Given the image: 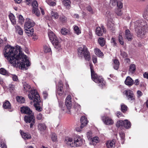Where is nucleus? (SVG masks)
<instances>
[{"label":"nucleus","instance_id":"obj_5","mask_svg":"<svg viewBox=\"0 0 148 148\" xmlns=\"http://www.w3.org/2000/svg\"><path fill=\"white\" fill-rule=\"evenodd\" d=\"M48 36L52 43L53 45L56 46L55 47V48L58 49V47H60V45H59L58 38L53 32L50 31L49 32Z\"/></svg>","mask_w":148,"mask_h":148},{"label":"nucleus","instance_id":"obj_56","mask_svg":"<svg viewBox=\"0 0 148 148\" xmlns=\"http://www.w3.org/2000/svg\"><path fill=\"white\" fill-rule=\"evenodd\" d=\"M117 5V6L119 8H121L123 7V3L121 2H118Z\"/></svg>","mask_w":148,"mask_h":148},{"label":"nucleus","instance_id":"obj_3","mask_svg":"<svg viewBox=\"0 0 148 148\" xmlns=\"http://www.w3.org/2000/svg\"><path fill=\"white\" fill-rule=\"evenodd\" d=\"M89 66L92 79L95 83L98 84L99 86L101 87H103L105 85V82L103 78L98 76L97 74L95 73L93 69V66L92 64H90Z\"/></svg>","mask_w":148,"mask_h":148},{"label":"nucleus","instance_id":"obj_55","mask_svg":"<svg viewBox=\"0 0 148 148\" xmlns=\"http://www.w3.org/2000/svg\"><path fill=\"white\" fill-rule=\"evenodd\" d=\"M115 114L116 116L118 118H119L123 116V114L120 111H117Z\"/></svg>","mask_w":148,"mask_h":148},{"label":"nucleus","instance_id":"obj_32","mask_svg":"<svg viewBox=\"0 0 148 148\" xmlns=\"http://www.w3.org/2000/svg\"><path fill=\"white\" fill-rule=\"evenodd\" d=\"M25 32L28 34L29 36H32L33 34L34 29H32L30 30V29H28L27 28H25Z\"/></svg>","mask_w":148,"mask_h":148},{"label":"nucleus","instance_id":"obj_23","mask_svg":"<svg viewBox=\"0 0 148 148\" xmlns=\"http://www.w3.org/2000/svg\"><path fill=\"white\" fill-rule=\"evenodd\" d=\"M94 51L95 54L99 57H101L103 56V53L97 48H96L95 49Z\"/></svg>","mask_w":148,"mask_h":148},{"label":"nucleus","instance_id":"obj_37","mask_svg":"<svg viewBox=\"0 0 148 148\" xmlns=\"http://www.w3.org/2000/svg\"><path fill=\"white\" fill-rule=\"evenodd\" d=\"M17 101L20 103H24L25 102V99L21 96H17L16 97Z\"/></svg>","mask_w":148,"mask_h":148},{"label":"nucleus","instance_id":"obj_17","mask_svg":"<svg viewBox=\"0 0 148 148\" xmlns=\"http://www.w3.org/2000/svg\"><path fill=\"white\" fill-rule=\"evenodd\" d=\"M64 142L68 146L72 147L74 146V142L72 138L66 137L65 138Z\"/></svg>","mask_w":148,"mask_h":148},{"label":"nucleus","instance_id":"obj_30","mask_svg":"<svg viewBox=\"0 0 148 148\" xmlns=\"http://www.w3.org/2000/svg\"><path fill=\"white\" fill-rule=\"evenodd\" d=\"M16 32L19 35H22L23 34V31L22 28L19 26L17 25L15 26Z\"/></svg>","mask_w":148,"mask_h":148},{"label":"nucleus","instance_id":"obj_41","mask_svg":"<svg viewBox=\"0 0 148 148\" xmlns=\"http://www.w3.org/2000/svg\"><path fill=\"white\" fill-rule=\"evenodd\" d=\"M69 30L65 28H62L61 30V34L64 35H65L69 33Z\"/></svg>","mask_w":148,"mask_h":148},{"label":"nucleus","instance_id":"obj_11","mask_svg":"<svg viewBox=\"0 0 148 148\" xmlns=\"http://www.w3.org/2000/svg\"><path fill=\"white\" fill-rule=\"evenodd\" d=\"M35 24L32 20L29 18H27L26 22L25 23V28L30 29L34 26Z\"/></svg>","mask_w":148,"mask_h":148},{"label":"nucleus","instance_id":"obj_25","mask_svg":"<svg viewBox=\"0 0 148 148\" xmlns=\"http://www.w3.org/2000/svg\"><path fill=\"white\" fill-rule=\"evenodd\" d=\"M3 107L5 109H10L11 108V105L8 101L6 100L3 103Z\"/></svg>","mask_w":148,"mask_h":148},{"label":"nucleus","instance_id":"obj_63","mask_svg":"<svg viewBox=\"0 0 148 148\" xmlns=\"http://www.w3.org/2000/svg\"><path fill=\"white\" fill-rule=\"evenodd\" d=\"M116 14L118 16H121L122 14V13L121 12V10H120V9H119L118 10V11L117 12Z\"/></svg>","mask_w":148,"mask_h":148},{"label":"nucleus","instance_id":"obj_29","mask_svg":"<svg viewBox=\"0 0 148 148\" xmlns=\"http://www.w3.org/2000/svg\"><path fill=\"white\" fill-rule=\"evenodd\" d=\"M113 14L110 11H107L106 12V17L108 20H110L113 18Z\"/></svg>","mask_w":148,"mask_h":148},{"label":"nucleus","instance_id":"obj_48","mask_svg":"<svg viewBox=\"0 0 148 148\" xmlns=\"http://www.w3.org/2000/svg\"><path fill=\"white\" fill-rule=\"evenodd\" d=\"M44 51L45 53L49 52L51 51L50 48L47 46H45L44 47Z\"/></svg>","mask_w":148,"mask_h":148},{"label":"nucleus","instance_id":"obj_50","mask_svg":"<svg viewBox=\"0 0 148 148\" xmlns=\"http://www.w3.org/2000/svg\"><path fill=\"white\" fill-rule=\"evenodd\" d=\"M117 0H110V5L112 6L116 5L117 3Z\"/></svg>","mask_w":148,"mask_h":148},{"label":"nucleus","instance_id":"obj_18","mask_svg":"<svg viewBox=\"0 0 148 148\" xmlns=\"http://www.w3.org/2000/svg\"><path fill=\"white\" fill-rule=\"evenodd\" d=\"M81 125L80 127L81 128H83L87 123V119L85 116H82L80 119Z\"/></svg>","mask_w":148,"mask_h":148},{"label":"nucleus","instance_id":"obj_53","mask_svg":"<svg viewBox=\"0 0 148 148\" xmlns=\"http://www.w3.org/2000/svg\"><path fill=\"white\" fill-rule=\"evenodd\" d=\"M111 42L112 44L113 45L114 47L116 46L117 44L116 42L115 39L114 38L112 37V38L111 40Z\"/></svg>","mask_w":148,"mask_h":148},{"label":"nucleus","instance_id":"obj_26","mask_svg":"<svg viewBox=\"0 0 148 148\" xmlns=\"http://www.w3.org/2000/svg\"><path fill=\"white\" fill-rule=\"evenodd\" d=\"M91 142V143L93 145H96V144L99 142V138L97 136L94 137L93 138H92Z\"/></svg>","mask_w":148,"mask_h":148},{"label":"nucleus","instance_id":"obj_40","mask_svg":"<svg viewBox=\"0 0 148 148\" xmlns=\"http://www.w3.org/2000/svg\"><path fill=\"white\" fill-rule=\"evenodd\" d=\"M101 28L99 27H97L96 29V34L99 36H101L103 34V32L101 31Z\"/></svg>","mask_w":148,"mask_h":148},{"label":"nucleus","instance_id":"obj_39","mask_svg":"<svg viewBox=\"0 0 148 148\" xmlns=\"http://www.w3.org/2000/svg\"><path fill=\"white\" fill-rule=\"evenodd\" d=\"M0 73L3 75H8L9 74L8 72L3 68H1L0 69Z\"/></svg>","mask_w":148,"mask_h":148},{"label":"nucleus","instance_id":"obj_6","mask_svg":"<svg viewBox=\"0 0 148 148\" xmlns=\"http://www.w3.org/2000/svg\"><path fill=\"white\" fill-rule=\"evenodd\" d=\"M24 120L27 123H29L30 127L32 128L35 123V119L34 113L25 116Z\"/></svg>","mask_w":148,"mask_h":148},{"label":"nucleus","instance_id":"obj_19","mask_svg":"<svg viewBox=\"0 0 148 148\" xmlns=\"http://www.w3.org/2000/svg\"><path fill=\"white\" fill-rule=\"evenodd\" d=\"M134 81L129 76L127 77L125 81V84L128 86H131L133 85Z\"/></svg>","mask_w":148,"mask_h":148},{"label":"nucleus","instance_id":"obj_36","mask_svg":"<svg viewBox=\"0 0 148 148\" xmlns=\"http://www.w3.org/2000/svg\"><path fill=\"white\" fill-rule=\"evenodd\" d=\"M98 40L99 43L101 46L103 47L104 45L105 44V41L104 38H99Z\"/></svg>","mask_w":148,"mask_h":148},{"label":"nucleus","instance_id":"obj_24","mask_svg":"<svg viewBox=\"0 0 148 148\" xmlns=\"http://www.w3.org/2000/svg\"><path fill=\"white\" fill-rule=\"evenodd\" d=\"M8 16L12 24L13 25L15 24L16 21L14 15L12 13H11L9 14Z\"/></svg>","mask_w":148,"mask_h":148},{"label":"nucleus","instance_id":"obj_12","mask_svg":"<svg viewBox=\"0 0 148 148\" xmlns=\"http://www.w3.org/2000/svg\"><path fill=\"white\" fill-rule=\"evenodd\" d=\"M63 85L62 81H60L58 83V88L56 91V94L61 96L63 94Z\"/></svg>","mask_w":148,"mask_h":148},{"label":"nucleus","instance_id":"obj_20","mask_svg":"<svg viewBox=\"0 0 148 148\" xmlns=\"http://www.w3.org/2000/svg\"><path fill=\"white\" fill-rule=\"evenodd\" d=\"M114 142L113 140H110L107 141L106 143V145L108 148H114Z\"/></svg>","mask_w":148,"mask_h":148},{"label":"nucleus","instance_id":"obj_44","mask_svg":"<svg viewBox=\"0 0 148 148\" xmlns=\"http://www.w3.org/2000/svg\"><path fill=\"white\" fill-rule=\"evenodd\" d=\"M51 16L54 19H57L59 17L58 14L57 12H51Z\"/></svg>","mask_w":148,"mask_h":148},{"label":"nucleus","instance_id":"obj_27","mask_svg":"<svg viewBox=\"0 0 148 148\" xmlns=\"http://www.w3.org/2000/svg\"><path fill=\"white\" fill-rule=\"evenodd\" d=\"M38 130L40 131H43L45 130L47 126L44 123H39L38 124Z\"/></svg>","mask_w":148,"mask_h":148},{"label":"nucleus","instance_id":"obj_60","mask_svg":"<svg viewBox=\"0 0 148 148\" xmlns=\"http://www.w3.org/2000/svg\"><path fill=\"white\" fill-rule=\"evenodd\" d=\"M37 119L39 120H40L42 119V115L41 114H38L36 116Z\"/></svg>","mask_w":148,"mask_h":148},{"label":"nucleus","instance_id":"obj_54","mask_svg":"<svg viewBox=\"0 0 148 148\" xmlns=\"http://www.w3.org/2000/svg\"><path fill=\"white\" fill-rule=\"evenodd\" d=\"M46 2L50 5L53 6L56 5V3L54 1H51L49 0H47Z\"/></svg>","mask_w":148,"mask_h":148},{"label":"nucleus","instance_id":"obj_7","mask_svg":"<svg viewBox=\"0 0 148 148\" xmlns=\"http://www.w3.org/2000/svg\"><path fill=\"white\" fill-rule=\"evenodd\" d=\"M135 31L137 33L138 37L141 38H143L147 33H148V27L145 29H143L141 27H136Z\"/></svg>","mask_w":148,"mask_h":148},{"label":"nucleus","instance_id":"obj_4","mask_svg":"<svg viewBox=\"0 0 148 148\" xmlns=\"http://www.w3.org/2000/svg\"><path fill=\"white\" fill-rule=\"evenodd\" d=\"M77 51L79 57L82 58L84 56L85 60L87 61H89L90 59V53L86 46H84L83 47L79 48Z\"/></svg>","mask_w":148,"mask_h":148},{"label":"nucleus","instance_id":"obj_62","mask_svg":"<svg viewBox=\"0 0 148 148\" xmlns=\"http://www.w3.org/2000/svg\"><path fill=\"white\" fill-rule=\"evenodd\" d=\"M12 78L13 80L15 81H17L18 80L17 76L16 75H13Z\"/></svg>","mask_w":148,"mask_h":148},{"label":"nucleus","instance_id":"obj_51","mask_svg":"<svg viewBox=\"0 0 148 148\" xmlns=\"http://www.w3.org/2000/svg\"><path fill=\"white\" fill-rule=\"evenodd\" d=\"M121 55L124 58L127 57L128 56V54L126 53L124 51H121Z\"/></svg>","mask_w":148,"mask_h":148},{"label":"nucleus","instance_id":"obj_33","mask_svg":"<svg viewBox=\"0 0 148 148\" xmlns=\"http://www.w3.org/2000/svg\"><path fill=\"white\" fill-rule=\"evenodd\" d=\"M128 107L126 105L123 103L121 105V110L123 113H125L128 110Z\"/></svg>","mask_w":148,"mask_h":148},{"label":"nucleus","instance_id":"obj_15","mask_svg":"<svg viewBox=\"0 0 148 148\" xmlns=\"http://www.w3.org/2000/svg\"><path fill=\"white\" fill-rule=\"evenodd\" d=\"M21 112L22 113L26 114L27 115L33 113L29 108L27 107H21Z\"/></svg>","mask_w":148,"mask_h":148},{"label":"nucleus","instance_id":"obj_14","mask_svg":"<svg viewBox=\"0 0 148 148\" xmlns=\"http://www.w3.org/2000/svg\"><path fill=\"white\" fill-rule=\"evenodd\" d=\"M71 99V96L69 95L67 97L65 100V105L67 109L69 110H70L72 107Z\"/></svg>","mask_w":148,"mask_h":148},{"label":"nucleus","instance_id":"obj_61","mask_svg":"<svg viewBox=\"0 0 148 148\" xmlns=\"http://www.w3.org/2000/svg\"><path fill=\"white\" fill-rule=\"evenodd\" d=\"M138 95V97H140L142 96L143 95V93L140 90H138L137 92Z\"/></svg>","mask_w":148,"mask_h":148},{"label":"nucleus","instance_id":"obj_21","mask_svg":"<svg viewBox=\"0 0 148 148\" xmlns=\"http://www.w3.org/2000/svg\"><path fill=\"white\" fill-rule=\"evenodd\" d=\"M20 131L21 136L23 138L25 139H28L31 138V136L30 134L27 133H25L21 131Z\"/></svg>","mask_w":148,"mask_h":148},{"label":"nucleus","instance_id":"obj_57","mask_svg":"<svg viewBox=\"0 0 148 148\" xmlns=\"http://www.w3.org/2000/svg\"><path fill=\"white\" fill-rule=\"evenodd\" d=\"M1 147L2 148H7V146L3 142H2V140L1 141Z\"/></svg>","mask_w":148,"mask_h":148},{"label":"nucleus","instance_id":"obj_64","mask_svg":"<svg viewBox=\"0 0 148 148\" xmlns=\"http://www.w3.org/2000/svg\"><path fill=\"white\" fill-rule=\"evenodd\" d=\"M144 77L145 78H146L147 79L148 78V73L145 72L143 74Z\"/></svg>","mask_w":148,"mask_h":148},{"label":"nucleus","instance_id":"obj_58","mask_svg":"<svg viewBox=\"0 0 148 148\" xmlns=\"http://www.w3.org/2000/svg\"><path fill=\"white\" fill-rule=\"evenodd\" d=\"M43 97L44 99H46L48 96V93L46 91H45L43 92Z\"/></svg>","mask_w":148,"mask_h":148},{"label":"nucleus","instance_id":"obj_34","mask_svg":"<svg viewBox=\"0 0 148 148\" xmlns=\"http://www.w3.org/2000/svg\"><path fill=\"white\" fill-rule=\"evenodd\" d=\"M73 29L74 31V32L77 35L81 33V31L77 25H74L73 26Z\"/></svg>","mask_w":148,"mask_h":148},{"label":"nucleus","instance_id":"obj_22","mask_svg":"<svg viewBox=\"0 0 148 148\" xmlns=\"http://www.w3.org/2000/svg\"><path fill=\"white\" fill-rule=\"evenodd\" d=\"M123 127H125V128L129 129L130 128L131 126V124L130 122L128 121L127 120H125L123 121Z\"/></svg>","mask_w":148,"mask_h":148},{"label":"nucleus","instance_id":"obj_35","mask_svg":"<svg viewBox=\"0 0 148 148\" xmlns=\"http://www.w3.org/2000/svg\"><path fill=\"white\" fill-rule=\"evenodd\" d=\"M114 68L115 70H117L119 69V62L117 59H115L114 60Z\"/></svg>","mask_w":148,"mask_h":148},{"label":"nucleus","instance_id":"obj_52","mask_svg":"<svg viewBox=\"0 0 148 148\" xmlns=\"http://www.w3.org/2000/svg\"><path fill=\"white\" fill-rule=\"evenodd\" d=\"M87 137L89 140L92 139V133L90 132H88L86 134Z\"/></svg>","mask_w":148,"mask_h":148},{"label":"nucleus","instance_id":"obj_9","mask_svg":"<svg viewBox=\"0 0 148 148\" xmlns=\"http://www.w3.org/2000/svg\"><path fill=\"white\" fill-rule=\"evenodd\" d=\"M123 93L126 95L128 100L134 101L135 97L133 92L130 90H126L123 92Z\"/></svg>","mask_w":148,"mask_h":148},{"label":"nucleus","instance_id":"obj_47","mask_svg":"<svg viewBox=\"0 0 148 148\" xmlns=\"http://www.w3.org/2000/svg\"><path fill=\"white\" fill-rule=\"evenodd\" d=\"M114 24L111 21H109L107 24V26L108 28L110 29H112L114 26Z\"/></svg>","mask_w":148,"mask_h":148},{"label":"nucleus","instance_id":"obj_10","mask_svg":"<svg viewBox=\"0 0 148 148\" xmlns=\"http://www.w3.org/2000/svg\"><path fill=\"white\" fill-rule=\"evenodd\" d=\"M74 142V146L79 147L82 145L83 143L84 140L79 136H76Z\"/></svg>","mask_w":148,"mask_h":148},{"label":"nucleus","instance_id":"obj_13","mask_svg":"<svg viewBox=\"0 0 148 148\" xmlns=\"http://www.w3.org/2000/svg\"><path fill=\"white\" fill-rule=\"evenodd\" d=\"M102 119L105 124L111 125L113 124L114 121L111 118L105 116L102 117Z\"/></svg>","mask_w":148,"mask_h":148},{"label":"nucleus","instance_id":"obj_38","mask_svg":"<svg viewBox=\"0 0 148 148\" xmlns=\"http://www.w3.org/2000/svg\"><path fill=\"white\" fill-rule=\"evenodd\" d=\"M24 90L25 92L29 91L31 88L30 86L26 83H25L24 85Z\"/></svg>","mask_w":148,"mask_h":148},{"label":"nucleus","instance_id":"obj_31","mask_svg":"<svg viewBox=\"0 0 148 148\" xmlns=\"http://www.w3.org/2000/svg\"><path fill=\"white\" fill-rule=\"evenodd\" d=\"M62 2L63 4L67 8H70L71 2L70 0H63Z\"/></svg>","mask_w":148,"mask_h":148},{"label":"nucleus","instance_id":"obj_49","mask_svg":"<svg viewBox=\"0 0 148 148\" xmlns=\"http://www.w3.org/2000/svg\"><path fill=\"white\" fill-rule=\"evenodd\" d=\"M24 18L23 16L21 15L18 16V20L19 22L21 24H23L24 21Z\"/></svg>","mask_w":148,"mask_h":148},{"label":"nucleus","instance_id":"obj_45","mask_svg":"<svg viewBox=\"0 0 148 148\" xmlns=\"http://www.w3.org/2000/svg\"><path fill=\"white\" fill-rule=\"evenodd\" d=\"M59 19L60 21L63 23H65L66 22L67 18L64 16H60Z\"/></svg>","mask_w":148,"mask_h":148},{"label":"nucleus","instance_id":"obj_59","mask_svg":"<svg viewBox=\"0 0 148 148\" xmlns=\"http://www.w3.org/2000/svg\"><path fill=\"white\" fill-rule=\"evenodd\" d=\"M120 136L122 139H124L125 137V134L123 132H121L119 133Z\"/></svg>","mask_w":148,"mask_h":148},{"label":"nucleus","instance_id":"obj_8","mask_svg":"<svg viewBox=\"0 0 148 148\" xmlns=\"http://www.w3.org/2000/svg\"><path fill=\"white\" fill-rule=\"evenodd\" d=\"M32 13L35 14L36 15L39 16L40 14V11L38 9V3L36 1H34L32 3Z\"/></svg>","mask_w":148,"mask_h":148},{"label":"nucleus","instance_id":"obj_2","mask_svg":"<svg viewBox=\"0 0 148 148\" xmlns=\"http://www.w3.org/2000/svg\"><path fill=\"white\" fill-rule=\"evenodd\" d=\"M28 96L29 99L32 100L34 103V106L36 110L39 112L41 111L42 108L41 106L42 103L40 99V96L36 90H30Z\"/></svg>","mask_w":148,"mask_h":148},{"label":"nucleus","instance_id":"obj_42","mask_svg":"<svg viewBox=\"0 0 148 148\" xmlns=\"http://www.w3.org/2000/svg\"><path fill=\"white\" fill-rule=\"evenodd\" d=\"M124 124L123 123V121L120 120L117 121L116 125L117 127H119L121 126L123 127Z\"/></svg>","mask_w":148,"mask_h":148},{"label":"nucleus","instance_id":"obj_28","mask_svg":"<svg viewBox=\"0 0 148 148\" xmlns=\"http://www.w3.org/2000/svg\"><path fill=\"white\" fill-rule=\"evenodd\" d=\"M136 69L135 65L134 64H131L129 67V71L132 74L134 73Z\"/></svg>","mask_w":148,"mask_h":148},{"label":"nucleus","instance_id":"obj_16","mask_svg":"<svg viewBox=\"0 0 148 148\" xmlns=\"http://www.w3.org/2000/svg\"><path fill=\"white\" fill-rule=\"evenodd\" d=\"M133 35L131 34L130 31L128 29L125 31V39L129 41H131L133 39Z\"/></svg>","mask_w":148,"mask_h":148},{"label":"nucleus","instance_id":"obj_46","mask_svg":"<svg viewBox=\"0 0 148 148\" xmlns=\"http://www.w3.org/2000/svg\"><path fill=\"white\" fill-rule=\"evenodd\" d=\"M119 41L120 43L122 45H123L124 44V42L123 40V37L122 36L119 35Z\"/></svg>","mask_w":148,"mask_h":148},{"label":"nucleus","instance_id":"obj_1","mask_svg":"<svg viewBox=\"0 0 148 148\" xmlns=\"http://www.w3.org/2000/svg\"><path fill=\"white\" fill-rule=\"evenodd\" d=\"M3 53L5 58L14 67L22 69L25 67V65H30L26 56L23 53L19 46L15 48L7 45L4 48Z\"/></svg>","mask_w":148,"mask_h":148},{"label":"nucleus","instance_id":"obj_43","mask_svg":"<svg viewBox=\"0 0 148 148\" xmlns=\"http://www.w3.org/2000/svg\"><path fill=\"white\" fill-rule=\"evenodd\" d=\"M51 140L53 141H56L57 140V136L55 133H52L51 134Z\"/></svg>","mask_w":148,"mask_h":148}]
</instances>
